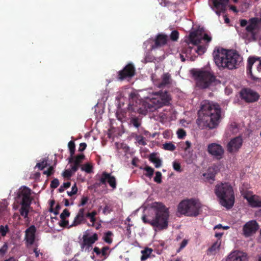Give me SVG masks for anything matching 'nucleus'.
Masks as SVG:
<instances>
[{"label":"nucleus","instance_id":"f257e3e1","mask_svg":"<svg viewBox=\"0 0 261 261\" xmlns=\"http://www.w3.org/2000/svg\"><path fill=\"white\" fill-rule=\"evenodd\" d=\"M221 114V109L218 104L204 101L198 112V120H200L206 127L213 129L220 123Z\"/></svg>","mask_w":261,"mask_h":261},{"label":"nucleus","instance_id":"f03ea898","mask_svg":"<svg viewBox=\"0 0 261 261\" xmlns=\"http://www.w3.org/2000/svg\"><path fill=\"white\" fill-rule=\"evenodd\" d=\"M214 60L220 68L232 70L238 68L242 61V57L236 51L225 49H218L213 53Z\"/></svg>","mask_w":261,"mask_h":261},{"label":"nucleus","instance_id":"7ed1b4c3","mask_svg":"<svg viewBox=\"0 0 261 261\" xmlns=\"http://www.w3.org/2000/svg\"><path fill=\"white\" fill-rule=\"evenodd\" d=\"M152 207L155 210V216L152 219H148L145 216L142 217V220L145 223L150 224L158 230H161L167 229L168 226L169 217V211L164 205L159 202L152 203Z\"/></svg>","mask_w":261,"mask_h":261},{"label":"nucleus","instance_id":"20e7f679","mask_svg":"<svg viewBox=\"0 0 261 261\" xmlns=\"http://www.w3.org/2000/svg\"><path fill=\"white\" fill-rule=\"evenodd\" d=\"M215 193L219 199L220 203L227 209L231 208L234 202V195L232 186L228 183L217 185Z\"/></svg>","mask_w":261,"mask_h":261},{"label":"nucleus","instance_id":"39448f33","mask_svg":"<svg viewBox=\"0 0 261 261\" xmlns=\"http://www.w3.org/2000/svg\"><path fill=\"white\" fill-rule=\"evenodd\" d=\"M240 25L242 27L246 26V28L241 31L239 35L244 39L249 41H255L256 39V31L261 28V18L253 17L248 22L246 19L240 20Z\"/></svg>","mask_w":261,"mask_h":261},{"label":"nucleus","instance_id":"423d86ee","mask_svg":"<svg viewBox=\"0 0 261 261\" xmlns=\"http://www.w3.org/2000/svg\"><path fill=\"white\" fill-rule=\"evenodd\" d=\"M192 74L197 86L201 89L208 88L216 81V76L210 70L203 68L195 69L192 70Z\"/></svg>","mask_w":261,"mask_h":261},{"label":"nucleus","instance_id":"0eeeda50","mask_svg":"<svg viewBox=\"0 0 261 261\" xmlns=\"http://www.w3.org/2000/svg\"><path fill=\"white\" fill-rule=\"evenodd\" d=\"M200 206L198 201L193 199L181 201L178 205V212L188 217H196L199 214Z\"/></svg>","mask_w":261,"mask_h":261},{"label":"nucleus","instance_id":"6e6552de","mask_svg":"<svg viewBox=\"0 0 261 261\" xmlns=\"http://www.w3.org/2000/svg\"><path fill=\"white\" fill-rule=\"evenodd\" d=\"M261 73V60L259 57H250L248 59L247 73L250 75L251 79L257 81L259 77L258 74Z\"/></svg>","mask_w":261,"mask_h":261},{"label":"nucleus","instance_id":"1a4fd4ad","mask_svg":"<svg viewBox=\"0 0 261 261\" xmlns=\"http://www.w3.org/2000/svg\"><path fill=\"white\" fill-rule=\"evenodd\" d=\"M156 97L150 100L152 104L154 105V109L161 108L164 106H169L171 100V96L167 91L159 92L156 94Z\"/></svg>","mask_w":261,"mask_h":261},{"label":"nucleus","instance_id":"9d476101","mask_svg":"<svg viewBox=\"0 0 261 261\" xmlns=\"http://www.w3.org/2000/svg\"><path fill=\"white\" fill-rule=\"evenodd\" d=\"M200 43V39L198 36V33L196 31H193L190 33L189 35L188 41L186 42L184 47L182 49V53L188 55H191L193 47L190 45H196Z\"/></svg>","mask_w":261,"mask_h":261},{"label":"nucleus","instance_id":"9b49d317","mask_svg":"<svg viewBox=\"0 0 261 261\" xmlns=\"http://www.w3.org/2000/svg\"><path fill=\"white\" fill-rule=\"evenodd\" d=\"M207 151L214 158L220 160L224 156V149L223 147L217 143H212L207 145Z\"/></svg>","mask_w":261,"mask_h":261},{"label":"nucleus","instance_id":"f8f14e48","mask_svg":"<svg viewBox=\"0 0 261 261\" xmlns=\"http://www.w3.org/2000/svg\"><path fill=\"white\" fill-rule=\"evenodd\" d=\"M136 69L132 63L127 64L123 69L118 72L117 80L118 81H123L126 79H130L135 74Z\"/></svg>","mask_w":261,"mask_h":261},{"label":"nucleus","instance_id":"ddd939ff","mask_svg":"<svg viewBox=\"0 0 261 261\" xmlns=\"http://www.w3.org/2000/svg\"><path fill=\"white\" fill-rule=\"evenodd\" d=\"M240 97L246 102H254L258 100L259 95L251 89L244 88L240 91Z\"/></svg>","mask_w":261,"mask_h":261},{"label":"nucleus","instance_id":"4468645a","mask_svg":"<svg viewBox=\"0 0 261 261\" xmlns=\"http://www.w3.org/2000/svg\"><path fill=\"white\" fill-rule=\"evenodd\" d=\"M259 228V225L255 220L246 222L243 227V234L245 237H249L255 233Z\"/></svg>","mask_w":261,"mask_h":261},{"label":"nucleus","instance_id":"2eb2a0df","mask_svg":"<svg viewBox=\"0 0 261 261\" xmlns=\"http://www.w3.org/2000/svg\"><path fill=\"white\" fill-rule=\"evenodd\" d=\"M213 6L212 7L216 13L220 16L221 13H224L229 0H212Z\"/></svg>","mask_w":261,"mask_h":261},{"label":"nucleus","instance_id":"dca6fc26","mask_svg":"<svg viewBox=\"0 0 261 261\" xmlns=\"http://www.w3.org/2000/svg\"><path fill=\"white\" fill-rule=\"evenodd\" d=\"M31 195V190L30 188L25 186L21 187L18 193V196L22 199L20 204H31L32 200Z\"/></svg>","mask_w":261,"mask_h":261},{"label":"nucleus","instance_id":"f3484780","mask_svg":"<svg viewBox=\"0 0 261 261\" xmlns=\"http://www.w3.org/2000/svg\"><path fill=\"white\" fill-rule=\"evenodd\" d=\"M243 197L246 199L248 204L251 207H261V198L256 195H252L249 192L245 193Z\"/></svg>","mask_w":261,"mask_h":261},{"label":"nucleus","instance_id":"a211bd4d","mask_svg":"<svg viewBox=\"0 0 261 261\" xmlns=\"http://www.w3.org/2000/svg\"><path fill=\"white\" fill-rule=\"evenodd\" d=\"M243 139L241 137H237L232 139L228 143L227 148L229 153L237 152L241 147Z\"/></svg>","mask_w":261,"mask_h":261},{"label":"nucleus","instance_id":"6ab92c4d","mask_svg":"<svg viewBox=\"0 0 261 261\" xmlns=\"http://www.w3.org/2000/svg\"><path fill=\"white\" fill-rule=\"evenodd\" d=\"M100 182L102 185H106L108 182L113 189L116 188V179L115 176L111 175V173L103 172L101 174Z\"/></svg>","mask_w":261,"mask_h":261},{"label":"nucleus","instance_id":"aec40b11","mask_svg":"<svg viewBox=\"0 0 261 261\" xmlns=\"http://www.w3.org/2000/svg\"><path fill=\"white\" fill-rule=\"evenodd\" d=\"M168 40V37L167 35L163 34H159L154 39V44L151 45V49H155L166 45Z\"/></svg>","mask_w":261,"mask_h":261},{"label":"nucleus","instance_id":"412c9836","mask_svg":"<svg viewBox=\"0 0 261 261\" xmlns=\"http://www.w3.org/2000/svg\"><path fill=\"white\" fill-rule=\"evenodd\" d=\"M36 232V228L33 225H31L28 228H27L25 231V238L26 241L30 245H32L34 243Z\"/></svg>","mask_w":261,"mask_h":261},{"label":"nucleus","instance_id":"4be33fe9","mask_svg":"<svg viewBox=\"0 0 261 261\" xmlns=\"http://www.w3.org/2000/svg\"><path fill=\"white\" fill-rule=\"evenodd\" d=\"M246 258V253L239 251L231 252L226 259V261H244Z\"/></svg>","mask_w":261,"mask_h":261},{"label":"nucleus","instance_id":"5701e85b","mask_svg":"<svg viewBox=\"0 0 261 261\" xmlns=\"http://www.w3.org/2000/svg\"><path fill=\"white\" fill-rule=\"evenodd\" d=\"M85 216L86 215L85 214V208H80L76 216L75 217L72 224L68 227L71 228L72 227L76 226L81 224L84 221Z\"/></svg>","mask_w":261,"mask_h":261},{"label":"nucleus","instance_id":"b1692460","mask_svg":"<svg viewBox=\"0 0 261 261\" xmlns=\"http://www.w3.org/2000/svg\"><path fill=\"white\" fill-rule=\"evenodd\" d=\"M83 245L90 247L98 240V236L96 233H94L91 237H88L86 235H84L83 237Z\"/></svg>","mask_w":261,"mask_h":261},{"label":"nucleus","instance_id":"393cba45","mask_svg":"<svg viewBox=\"0 0 261 261\" xmlns=\"http://www.w3.org/2000/svg\"><path fill=\"white\" fill-rule=\"evenodd\" d=\"M222 240L217 239L212 245L207 249V255L215 254L219 250L220 246L221 245Z\"/></svg>","mask_w":261,"mask_h":261},{"label":"nucleus","instance_id":"a878e982","mask_svg":"<svg viewBox=\"0 0 261 261\" xmlns=\"http://www.w3.org/2000/svg\"><path fill=\"white\" fill-rule=\"evenodd\" d=\"M162 82L160 84V87L165 86L171 83V76L168 72L164 73L161 76Z\"/></svg>","mask_w":261,"mask_h":261},{"label":"nucleus","instance_id":"bb28decb","mask_svg":"<svg viewBox=\"0 0 261 261\" xmlns=\"http://www.w3.org/2000/svg\"><path fill=\"white\" fill-rule=\"evenodd\" d=\"M21 207L19 209V213L20 215L24 219H28V215L29 213V208L31 204H20Z\"/></svg>","mask_w":261,"mask_h":261},{"label":"nucleus","instance_id":"cd10ccee","mask_svg":"<svg viewBox=\"0 0 261 261\" xmlns=\"http://www.w3.org/2000/svg\"><path fill=\"white\" fill-rule=\"evenodd\" d=\"M149 160L154 164L155 168H159L162 165L161 160L156 157V153H152L150 154Z\"/></svg>","mask_w":261,"mask_h":261},{"label":"nucleus","instance_id":"c85d7f7f","mask_svg":"<svg viewBox=\"0 0 261 261\" xmlns=\"http://www.w3.org/2000/svg\"><path fill=\"white\" fill-rule=\"evenodd\" d=\"M68 146L70 151V156L69 158V163H71L73 160V155H74L75 150V145L73 141H70L68 143Z\"/></svg>","mask_w":261,"mask_h":261},{"label":"nucleus","instance_id":"c756f323","mask_svg":"<svg viewBox=\"0 0 261 261\" xmlns=\"http://www.w3.org/2000/svg\"><path fill=\"white\" fill-rule=\"evenodd\" d=\"M142 105L144 106V109H142L141 108H140L139 109V113L145 114L148 110L150 111H152L153 107L151 104L144 101Z\"/></svg>","mask_w":261,"mask_h":261},{"label":"nucleus","instance_id":"7c9ffc66","mask_svg":"<svg viewBox=\"0 0 261 261\" xmlns=\"http://www.w3.org/2000/svg\"><path fill=\"white\" fill-rule=\"evenodd\" d=\"M130 124L134 127L138 128L141 124V119L136 116L132 117L130 119Z\"/></svg>","mask_w":261,"mask_h":261},{"label":"nucleus","instance_id":"2f4dec72","mask_svg":"<svg viewBox=\"0 0 261 261\" xmlns=\"http://www.w3.org/2000/svg\"><path fill=\"white\" fill-rule=\"evenodd\" d=\"M113 211V204L111 203H105V206L103 208L102 213L104 215L110 214Z\"/></svg>","mask_w":261,"mask_h":261},{"label":"nucleus","instance_id":"473e14b6","mask_svg":"<svg viewBox=\"0 0 261 261\" xmlns=\"http://www.w3.org/2000/svg\"><path fill=\"white\" fill-rule=\"evenodd\" d=\"M152 251V250L149 248H146L144 250H142L141 251L142 255L141 257V259L142 260H146L150 256Z\"/></svg>","mask_w":261,"mask_h":261},{"label":"nucleus","instance_id":"72a5a7b5","mask_svg":"<svg viewBox=\"0 0 261 261\" xmlns=\"http://www.w3.org/2000/svg\"><path fill=\"white\" fill-rule=\"evenodd\" d=\"M85 158V156L84 154H80L76 156H74L73 155V160L71 162V163L72 162H75L76 164H79L81 166V164L82 163V161L84 160Z\"/></svg>","mask_w":261,"mask_h":261},{"label":"nucleus","instance_id":"f704fd0d","mask_svg":"<svg viewBox=\"0 0 261 261\" xmlns=\"http://www.w3.org/2000/svg\"><path fill=\"white\" fill-rule=\"evenodd\" d=\"M97 215L96 211H94L91 213H87L85 214L86 217L90 219V221L92 223L91 226H94V223L96 221L95 216Z\"/></svg>","mask_w":261,"mask_h":261},{"label":"nucleus","instance_id":"c9c22d12","mask_svg":"<svg viewBox=\"0 0 261 261\" xmlns=\"http://www.w3.org/2000/svg\"><path fill=\"white\" fill-rule=\"evenodd\" d=\"M143 169L146 171V173L144 174L146 176L151 177L153 175L154 169L151 167L146 166Z\"/></svg>","mask_w":261,"mask_h":261},{"label":"nucleus","instance_id":"e433bc0d","mask_svg":"<svg viewBox=\"0 0 261 261\" xmlns=\"http://www.w3.org/2000/svg\"><path fill=\"white\" fill-rule=\"evenodd\" d=\"M93 167L89 163H86L81 167V170L84 171L87 173L92 172Z\"/></svg>","mask_w":261,"mask_h":261},{"label":"nucleus","instance_id":"4c0bfd02","mask_svg":"<svg viewBox=\"0 0 261 261\" xmlns=\"http://www.w3.org/2000/svg\"><path fill=\"white\" fill-rule=\"evenodd\" d=\"M163 148L166 150L174 151L176 149L175 146L172 142L165 143L163 144Z\"/></svg>","mask_w":261,"mask_h":261},{"label":"nucleus","instance_id":"58836bf2","mask_svg":"<svg viewBox=\"0 0 261 261\" xmlns=\"http://www.w3.org/2000/svg\"><path fill=\"white\" fill-rule=\"evenodd\" d=\"M113 233L111 231H108L107 232L104 236L103 240L104 241L108 243L111 244L112 242V239L111 238V237L112 236Z\"/></svg>","mask_w":261,"mask_h":261},{"label":"nucleus","instance_id":"ea45409f","mask_svg":"<svg viewBox=\"0 0 261 261\" xmlns=\"http://www.w3.org/2000/svg\"><path fill=\"white\" fill-rule=\"evenodd\" d=\"M125 113L122 110L118 111L116 113V116L118 120L122 122L125 117Z\"/></svg>","mask_w":261,"mask_h":261},{"label":"nucleus","instance_id":"a19ab883","mask_svg":"<svg viewBox=\"0 0 261 261\" xmlns=\"http://www.w3.org/2000/svg\"><path fill=\"white\" fill-rule=\"evenodd\" d=\"M135 140L139 145L144 146L146 144L144 138L141 135H136Z\"/></svg>","mask_w":261,"mask_h":261},{"label":"nucleus","instance_id":"79ce46f5","mask_svg":"<svg viewBox=\"0 0 261 261\" xmlns=\"http://www.w3.org/2000/svg\"><path fill=\"white\" fill-rule=\"evenodd\" d=\"M47 166V160L45 159H44L41 162L38 163L36 165V167H37L39 170H42L45 167H46Z\"/></svg>","mask_w":261,"mask_h":261},{"label":"nucleus","instance_id":"37998d69","mask_svg":"<svg viewBox=\"0 0 261 261\" xmlns=\"http://www.w3.org/2000/svg\"><path fill=\"white\" fill-rule=\"evenodd\" d=\"M206 50V47L204 45H199L195 51L198 53V55H202Z\"/></svg>","mask_w":261,"mask_h":261},{"label":"nucleus","instance_id":"c03bdc74","mask_svg":"<svg viewBox=\"0 0 261 261\" xmlns=\"http://www.w3.org/2000/svg\"><path fill=\"white\" fill-rule=\"evenodd\" d=\"M203 176L205 177L206 179L211 183L215 180V175L213 173H204L203 174Z\"/></svg>","mask_w":261,"mask_h":261},{"label":"nucleus","instance_id":"a18cd8bd","mask_svg":"<svg viewBox=\"0 0 261 261\" xmlns=\"http://www.w3.org/2000/svg\"><path fill=\"white\" fill-rule=\"evenodd\" d=\"M170 39L173 41H176L178 40L179 38V33L177 31H173L171 32L170 34Z\"/></svg>","mask_w":261,"mask_h":261},{"label":"nucleus","instance_id":"49530a36","mask_svg":"<svg viewBox=\"0 0 261 261\" xmlns=\"http://www.w3.org/2000/svg\"><path fill=\"white\" fill-rule=\"evenodd\" d=\"M153 180L158 184H161L162 182V173L160 171H156L155 172V176Z\"/></svg>","mask_w":261,"mask_h":261},{"label":"nucleus","instance_id":"de8ad7c7","mask_svg":"<svg viewBox=\"0 0 261 261\" xmlns=\"http://www.w3.org/2000/svg\"><path fill=\"white\" fill-rule=\"evenodd\" d=\"M177 135L179 139H182L186 136V132L184 129L179 128L177 131Z\"/></svg>","mask_w":261,"mask_h":261},{"label":"nucleus","instance_id":"09e8293b","mask_svg":"<svg viewBox=\"0 0 261 261\" xmlns=\"http://www.w3.org/2000/svg\"><path fill=\"white\" fill-rule=\"evenodd\" d=\"M70 213L68 209L65 208L60 215L61 219H66L70 216Z\"/></svg>","mask_w":261,"mask_h":261},{"label":"nucleus","instance_id":"8fccbe9b","mask_svg":"<svg viewBox=\"0 0 261 261\" xmlns=\"http://www.w3.org/2000/svg\"><path fill=\"white\" fill-rule=\"evenodd\" d=\"M77 188L76 187V184H74V185L72 187L71 191L70 192H67V194L69 196H72L73 195H75L77 193Z\"/></svg>","mask_w":261,"mask_h":261},{"label":"nucleus","instance_id":"3c124183","mask_svg":"<svg viewBox=\"0 0 261 261\" xmlns=\"http://www.w3.org/2000/svg\"><path fill=\"white\" fill-rule=\"evenodd\" d=\"M59 181L57 178H54L50 183V188L56 189L59 186Z\"/></svg>","mask_w":261,"mask_h":261},{"label":"nucleus","instance_id":"603ef678","mask_svg":"<svg viewBox=\"0 0 261 261\" xmlns=\"http://www.w3.org/2000/svg\"><path fill=\"white\" fill-rule=\"evenodd\" d=\"M72 171L69 170H65L63 173H62V176L64 178H67L68 179H70V177L72 176Z\"/></svg>","mask_w":261,"mask_h":261},{"label":"nucleus","instance_id":"864d4df0","mask_svg":"<svg viewBox=\"0 0 261 261\" xmlns=\"http://www.w3.org/2000/svg\"><path fill=\"white\" fill-rule=\"evenodd\" d=\"M9 228L7 225L4 226L1 225L0 227V232L2 236H6L7 232L8 231Z\"/></svg>","mask_w":261,"mask_h":261},{"label":"nucleus","instance_id":"5fc2aeb1","mask_svg":"<svg viewBox=\"0 0 261 261\" xmlns=\"http://www.w3.org/2000/svg\"><path fill=\"white\" fill-rule=\"evenodd\" d=\"M8 247L7 243H5L4 245L0 248V255H4L8 250Z\"/></svg>","mask_w":261,"mask_h":261},{"label":"nucleus","instance_id":"6e6d98bb","mask_svg":"<svg viewBox=\"0 0 261 261\" xmlns=\"http://www.w3.org/2000/svg\"><path fill=\"white\" fill-rule=\"evenodd\" d=\"M54 172V169L53 166H50L49 167L47 170L44 171L43 173L44 174L46 175L47 176H50L51 174H53Z\"/></svg>","mask_w":261,"mask_h":261},{"label":"nucleus","instance_id":"4d7b16f0","mask_svg":"<svg viewBox=\"0 0 261 261\" xmlns=\"http://www.w3.org/2000/svg\"><path fill=\"white\" fill-rule=\"evenodd\" d=\"M69 224V221L66 219H61L59 222V225L63 227H68Z\"/></svg>","mask_w":261,"mask_h":261},{"label":"nucleus","instance_id":"13d9d810","mask_svg":"<svg viewBox=\"0 0 261 261\" xmlns=\"http://www.w3.org/2000/svg\"><path fill=\"white\" fill-rule=\"evenodd\" d=\"M173 167L174 170L178 171V172H181V166L180 164L179 163L174 162L173 163Z\"/></svg>","mask_w":261,"mask_h":261},{"label":"nucleus","instance_id":"bf43d9fd","mask_svg":"<svg viewBox=\"0 0 261 261\" xmlns=\"http://www.w3.org/2000/svg\"><path fill=\"white\" fill-rule=\"evenodd\" d=\"M60 208V205L59 204H57L55 210H54L53 207H50L49 211L54 213L55 215H57L59 214V211Z\"/></svg>","mask_w":261,"mask_h":261},{"label":"nucleus","instance_id":"052dcab7","mask_svg":"<svg viewBox=\"0 0 261 261\" xmlns=\"http://www.w3.org/2000/svg\"><path fill=\"white\" fill-rule=\"evenodd\" d=\"M89 198L88 197L83 196L81 200V203L79 204V206H83L88 202Z\"/></svg>","mask_w":261,"mask_h":261},{"label":"nucleus","instance_id":"680f3d73","mask_svg":"<svg viewBox=\"0 0 261 261\" xmlns=\"http://www.w3.org/2000/svg\"><path fill=\"white\" fill-rule=\"evenodd\" d=\"M198 36H199V37L200 39V41L202 39H203V40L206 41L207 42H210L212 40V38L206 34H204L203 35V37L202 38L200 37V36H199V35H198Z\"/></svg>","mask_w":261,"mask_h":261},{"label":"nucleus","instance_id":"e2e57ef3","mask_svg":"<svg viewBox=\"0 0 261 261\" xmlns=\"http://www.w3.org/2000/svg\"><path fill=\"white\" fill-rule=\"evenodd\" d=\"M73 165L71 166V171L72 172H75L79 169L80 165L76 164L75 162H72Z\"/></svg>","mask_w":261,"mask_h":261},{"label":"nucleus","instance_id":"0e129e2a","mask_svg":"<svg viewBox=\"0 0 261 261\" xmlns=\"http://www.w3.org/2000/svg\"><path fill=\"white\" fill-rule=\"evenodd\" d=\"M109 249V247L105 246L102 248L101 251V253L102 256H106L107 255V251Z\"/></svg>","mask_w":261,"mask_h":261},{"label":"nucleus","instance_id":"69168bd1","mask_svg":"<svg viewBox=\"0 0 261 261\" xmlns=\"http://www.w3.org/2000/svg\"><path fill=\"white\" fill-rule=\"evenodd\" d=\"M87 147V144L86 143H81L80 144V147L79 148V151H83Z\"/></svg>","mask_w":261,"mask_h":261},{"label":"nucleus","instance_id":"338daca9","mask_svg":"<svg viewBox=\"0 0 261 261\" xmlns=\"http://www.w3.org/2000/svg\"><path fill=\"white\" fill-rule=\"evenodd\" d=\"M186 146H182V148L184 149V150L187 151L188 149H189L191 146V143L189 141H186L185 142Z\"/></svg>","mask_w":261,"mask_h":261},{"label":"nucleus","instance_id":"774afa93","mask_svg":"<svg viewBox=\"0 0 261 261\" xmlns=\"http://www.w3.org/2000/svg\"><path fill=\"white\" fill-rule=\"evenodd\" d=\"M188 244V241L186 239H184L181 243L180 246V249H183Z\"/></svg>","mask_w":261,"mask_h":261}]
</instances>
